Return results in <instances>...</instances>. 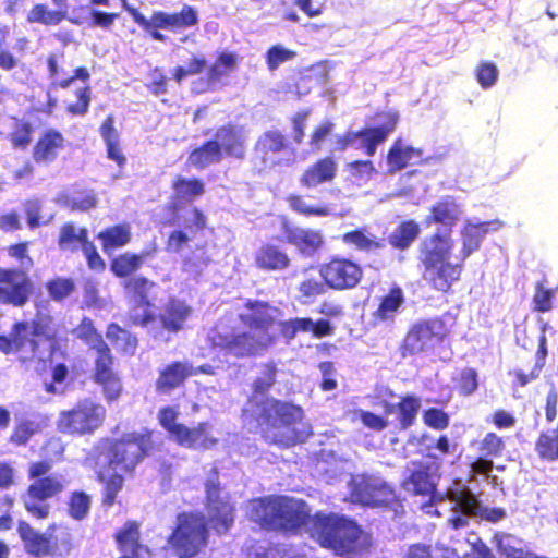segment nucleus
<instances>
[{
  "label": "nucleus",
  "mask_w": 558,
  "mask_h": 558,
  "mask_svg": "<svg viewBox=\"0 0 558 558\" xmlns=\"http://www.w3.org/2000/svg\"><path fill=\"white\" fill-rule=\"evenodd\" d=\"M89 243L87 240V230L77 228L73 223H65L59 234V246L63 251H76L80 246L84 248V244Z\"/></svg>",
  "instance_id": "obj_37"
},
{
  "label": "nucleus",
  "mask_w": 558,
  "mask_h": 558,
  "mask_svg": "<svg viewBox=\"0 0 558 558\" xmlns=\"http://www.w3.org/2000/svg\"><path fill=\"white\" fill-rule=\"evenodd\" d=\"M221 153L215 141H209L202 147L194 149L189 156V162L199 169L221 160Z\"/></svg>",
  "instance_id": "obj_40"
},
{
  "label": "nucleus",
  "mask_w": 558,
  "mask_h": 558,
  "mask_svg": "<svg viewBox=\"0 0 558 558\" xmlns=\"http://www.w3.org/2000/svg\"><path fill=\"white\" fill-rule=\"evenodd\" d=\"M423 422L435 430H444L449 426L450 417L441 409L428 408L423 412Z\"/></svg>",
  "instance_id": "obj_56"
},
{
  "label": "nucleus",
  "mask_w": 558,
  "mask_h": 558,
  "mask_svg": "<svg viewBox=\"0 0 558 558\" xmlns=\"http://www.w3.org/2000/svg\"><path fill=\"white\" fill-rule=\"evenodd\" d=\"M106 416L107 410L101 403L83 398L59 413L57 429L71 437L92 436L104 426Z\"/></svg>",
  "instance_id": "obj_8"
},
{
  "label": "nucleus",
  "mask_w": 558,
  "mask_h": 558,
  "mask_svg": "<svg viewBox=\"0 0 558 558\" xmlns=\"http://www.w3.org/2000/svg\"><path fill=\"white\" fill-rule=\"evenodd\" d=\"M451 263L450 260L436 263L432 266L424 267V278L435 289L439 291H447L453 282L460 278L462 263Z\"/></svg>",
  "instance_id": "obj_22"
},
{
  "label": "nucleus",
  "mask_w": 558,
  "mask_h": 558,
  "mask_svg": "<svg viewBox=\"0 0 558 558\" xmlns=\"http://www.w3.org/2000/svg\"><path fill=\"white\" fill-rule=\"evenodd\" d=\"M41 430L43 427L40 423L23 417L15 422L8 441L16 448L24 447L34 436L40 434Z\"/></svg>",
  "instance_id": "obj_36"
},
{
  "label": "nucleus",
  "mask_w": 558,
  "mask_h": 558,
  "mask_svg": "<svg viewBox=\"0 0 558 558\" xmlns=\"http://www.w3.org/2000/svg\"><path fill=\"white\" fill-rule=\"evenodd\" d=\"M288 255L278 246L263 245L255 255V264L263 270H282L289 266Z\"/></svg>",
  "instance_id": "obj_32"
},
{
  "label": "nucleus",
  "mask_w": 558,
  "mask_h": 558,
  "mask_svg": "<svg viewBox=\"0 0 558 558\" xmlns=\"http://www.w3.org/2000/svg\"><path fill=\"white\" fill-rule=\"evenodd\" d=\"M92 496L82 489L70 493L66 501V512L75 521H83L89 514Z\"/></svg>",
  "instance_id": "obj_38"
},
{
  "label": "nucleus",
  "mask_w": 558,
  "mask_h": 558,
  "mask_svg": "<svg viewBox=\"0 0 558 558\" xmlns=\"http://www.w3.org/2000/svg\"><path fill=\"white\" fill-rule=\"evenodd\" d=\"M113 123V117L108 116L102 122L99 132L106 144L107 157L122 167L124 166L126 159L120 148V135Z\"/></svg>",
  "instance_id": "obj_33"
},
{
  "label": "nucleus",
  "mask_w": 558,
  "mask_h": 558,
  "mask_svg": "<svg viewBox=\"0 0 558 558\" xmlns=\"http://www.w3.org/2000/svg\"><path fill=\"white\" fill-rule=\"evenodd\" d=\"M402 487L415 496H432L436 490L428 466L422 464L402 482Z\"/></svg>",
  "instance_id": "obj_31"
},
{
  "label": "nucleus",
  "mask_w": 558,
  "mask_h": 558,
  "mask_svg": "<svg viewBox=\"0 0 558 558\" xmlns=\"http://www.w3.org/2000/svg\"><path fill=\"white\" fill-rule=\"evenodd\" d=\"M77 338L86 341L90 349H97L102 342L101 337L96 332L92 322L89 319H83L81 325L74 330Z\"/></svg>",
  "instance_id": "obj_58"
},
{
  "label": "nucleus",
  "mask_w": 558,
  "mask_h": 558,
  "mask_svg": "<svg viewBox=\"0 0 558 558\" xmlns=\"http://www.w3.org/2000/svg\"><path fill=\"white\" fill-rule=\"evenodd\" d=\"M68 11L62 9L50 10L45 4H36L28 13V21L45 25H57L65 19Z\"/></svg>",
  "instance_id": "obj_46"
},
{
  "label": "nucleus",
  "mask_w": 558,
  "mask_h": 558,
  "mask_svg": "<svg viewBox=\"0 0 558 558\" xmlns=\"http://www.w3.org/2000/svg\"><path fill=\"white\" fill-rule=\"evenodd\" d=\"M99 354L95 362L94 381L117 374L113 366V359L110 351H98Z\"/></svg>",
  "instance_id": "obj_57"
},
{
  "label": "nucleus",
  "mask_w": 558,
  "mask_h": 558,
  "mask_svg": "<svg viewBox=\"0 0 558 558\" xmlns=\"http://www.w3.org/2000/svg\"><path fill=\"white\" fill-rule=\"evenodd\" d=\"M462 207L453 198L447 197L438 202L432 208V216L427 223L437 222L445 226H453L462 215Z\"/></svg>",
  "instance_id": "obj_34"
},
{
  "label": "nucleus",
  "mask_w": 558,
  "mask_h": 558,
  "mask_svg": "<svg viewBox=\"0 0 558 558\" xmlns=\"http://www.w3.org/2000/svg\"><path fill=\"white\" fill-rule=\"evenodd\" d=\"M204 486L208 525L211 524L217 534H226L234 524L235 508L229 497L222 495L216 470L213 471V476L206 480Z\"/></svg>",
  "instance_id": "obj_9"
},
{
  "label": "nucleus",
  "mask_w": 558,
  "mask_h": 558,
  "mask_svg": "<svg viewBox=\"0 0 558 558\" xmlns=\"http://www.w3.org/2000/svg\"><path fill=\"white\" fill-rule=\"evenodd\" d=\"M206 68V61L204 58L194 57L186 65L178 66L173 72V78L180 83L187 76L199 74Z\"/></svg>",
  "instance_id": "obj_59"
},
{
  "label": "nucleus",
  "mask_w": 558,
  "mask_h": 558,
  "mask_svg": "<svg viewBox=\"0 0 558 558\" xmlns=\"http://www.w3.org/2000/svg\"><path fill=\"white\" fill-rule=\"evenodd\" d=\"M351 496L355 502L371 508H396L402 505L396 489L375 475H361L351 489Z\"/></svg>",
  "instance_id": "obj_10"
},
{
  "label": "nucleus",
  "mask_w": 558,
  "mask_h": 558,
  "mask_svg": "<svg viewBox=\"0 0 558 558\" xmlns=\"http://www.w3.org/2000/svg\"><path fill=\"white\" fill-rule=\"evenodd\" d=\"M175 206L180 203H191L205 192L204 183L197 179H186L178 175L172 183Z\"/></svg>",
  "instance_id": "obj_35"
},
{
  "label": "nucleus",
  "mask_w": 558,
  "mask_h": 558,
  "mask_svg": "<svg viewBox=\"0 0 558 558\" xmlns=\"http://www.w3.org/2000/svg\"><path fill=\"white\" fill-rule=\"evenodd\" d=\"M386 118L387 122L381 126L364 129L360 132L350 131L344 135H337L333 150L342 151L352 146L356 149L365 148L366 154L373 156L376 153L377 145L381 144L396 128L398 116L388 113Z\"/></svg>",
  "instance_id": "obj_11"
},
{
  "label": "nucleus",
  "mask_w": 558,
  "mask_h": 558,
  "mask_svg": "<svg viewBox=\"0 0 558 558\" xmlns=\"http://www.w3.org/2000/svg\"><path fill=\"white\" fill-rule=\"evenodd\" d=\"M278 326L282 336L287 339H292L300 332L311 333L317 339L331 333V326L326 319L314 322L311 318H294L279 322Z\"/></svg>",
  "instance_id": "obj_24"
},
{
  "label": "nucleus",
  "mask_w": 558,
  "mask_h": 558,
  "mask_svg": "<svg viewBox=\"0 0 558 558\" xmlns=\"http://www.w3.org/2000/svg\"><path fill=\"white\" fill-rule=\"evenodd\" d=\"M288 203L294 211L305 216L326 217L330 215V208L328 206L312 204L302 196L291 195L288 197Z\"/></svg>",
  "instance_id": "obj_51"
},
{
  "label": "nucleus",
  "mask_w": 558,
  "mask_h": 558,
  "mask_svg": "<svg viewBox=\"0 0 558 558\" xmlns=\"http://www.w3.org/2000/svg\"><path fill=\"white\" fill-rule=\"evenodd\" d=\"M283 147V136L277 131H268L258 138L255 149L265 159L269 153H279Z\"/></svg>",
  "instance_id": "obj_52"
},
{
  "label": "nucleus",
  "mask_w": 558,
  "mask_h": 558,
  "mask_svg": "<svg viewBox=\"0 0 558 558\" xmlns=\"http://www.w3.org/2000/svg\"><path fill=\"white\" fill-rule=\"evenodd\" d=\"M294 52L281 46H274L267 53V64L270 70L277 69L281 63L292 59Z\"/></svg>",
  "instance_id": "obj_61"
},
{
  "label": "nucleus",
  "mask_w": 558,
  "mask_h": 558,
  "mask_svg": "<svg viewBox=\"0 0 558 558\" xmlns=\"http://www.w3.org/2000/svg\"><path fill=\"white\" fill-rule=\"evenodd\" d=\"M476 77L483 88H489L498 78V69L492 62H483L476 70Z\"/></svg>",
  "instance_id": "obj_60"
},
{
  "label": "nucleus",
  "mask_w": 558,
  "mask_h": 558,
  "mask_svg": "<svg viewBox=\"0 0 558 558\" xmlns=\"http://www.w3.org/2000/svg\"><path fill=\"white\" fill-rule=\"evenodd\" d=\"M420 408V399L413 395H407L401 397L396 404L388 403L386 405V413L396 410L398 413L399 428L405 430L415 423Z\"/></svg>",
  "instance_id": "obj_28"
},
{
  "label": "nucleus",
  "mask_w": 558,
  "mask_h": 558,
  "mask_svg": "<svg viewBox=\"0 0 558 558\" xmlns=\"http://www.w3.org/2000/svg\"><path fill=\"white\" fill-rule=\"evenodd\" d=\"M95 383L101 387L104 397L109 403L117 401L123 392L121 379L117 374L101 378Z\"/></svg>",
  "instance_id": "obj_54"
},
{
  "label": "nucleus",
  "mask_w": 558,
  "mask_h": 558,
  "mask_svg": "<svg viewBox=\"0 0 558 558\" xmlns=\"http://www.w3.org/2000/svg\"><path fill=\"white\" fill-rule=\"evenodd\" d=\"M128 12L131 13L134 21L142 27L157 25L173 33L195 26L198 23L197 12L190 5H184L182 10L177 13L158 11L155 12L150 19H146L134 8H128Z\"/></svg>",
  "instance_id": "obj_14"
},
{
  "label": "nucleus",
  "mask_w": 558,
  "mask_h": 558,
  "mask_svg": "<svg viewBox=\"0 0 558 558\" xmlns=\"http://www.w3.org/2000/svg\"><path fill=\"white\" fill-rule=\"evenodd\" d=\"M41 449L46 452V458L28 463L27 477L33 482L22 496L24 509L36 520L49 517L50 506L46 501L57 497L64 489L59 476L48 475L54 462L50 454L59 460L64 453V446L59 438L52 437L45 441Z\"/></svg>",
  "instance_id": "obj_4"
},
{
  "label": "nucleus",
  "mask_w": 558,
  "mask_h": 558,
  "mask_svg": "<svg viewBox=\"0 0 558 558\" xmlns=\"http://www.w3.org/2000/svg\"><path fill=\"white\" fill-rule=\"evenodd\" d=\"M210 429L208 422H201L192 428L183 424L173 440L189 449H210L218 444V439L210 435Z\"/></svg>",
  "instance_id": "obj_18"
},
{
  "label": "nucleus",
  "mask_w": 558,
  "mask_h": 558,
  "mask_svg": "<svg viewBox=\"0 0 558 558\" xmlns=\"http://www.w3.org/2000/svg\"><path fill=\"white\" fill-rule=\"evenodd\" d=\"M178 416L179 412L170 405L162 407L158 411V422L160 426L167 430L172 438L175 437L183 425L177 422Z\"/></svg>",
  "instance_id": "obj_53"
},
{
  "label": "nucleus",
  "mask_w": 558,
  "mask_h": 558,
  "mask_svg": "<svg viewBox=\"0 0 558 558\" xmlns=\"http://www.w3.org/2000/svg\"><path fill=\"white\" fill-rule=\"evenodd\" d=\"M338 165L331 157H325L311 165L300 178L301 185L316 187L331 182L337 173Z\"/></svg>",
  "instance_id": "obj_26"
},
{
  "label": "nucleus",
  "mask_w": 558,
  "mask_h": 558,
  "mask_svg": "<svg viewBox=\"0 0 558 558\" xmlns=\"http://www.w3.org/2000/svg\"><path fill=\"white\" fill-rule=\"evenodd\" d=\"M422 150L397 140L387 155L388 171L393 173L405 168L412 160L420 159Z\"/></svg>",
  "instance_id": "obj_29"
},
{
  "label": "nucleus",
  "mask_w": 558,
  "mask_h": 558,
  "mask_svg": "<svg viewBox=\"0 0 558 558\" xmlns=\"http://www.w3.org/2000/svg\"><path fill=\"white\" fill-rule=\"evenodd\" d=\"M477 373L473 368L462 371L459 378V391L464 396L473 393L477 389Z\"/></svg>",
  "instance_id": "obj_62"
},
{
  "label": "nucleus",
  "mask_w": 558,
  "mask_h": 558,
  "mask_svg": "<svg viewBox=\"0 0 558 558\" xmlns=\"http://www.w3.org/2000/svg\"><path fill=\"white\" fill-rule=\"evenodd\" d=\"M448 500L454 504L453 509L468 517L482 515V507L477 497L466 486L450 488L446 493Z\"/></svg>",
  "instance_id": "obj_27"
},
{
  "label": "nucleus",
  "mask_w": 558,
  "mask_h": 558,
  "mask_svg": "<svg viewBox=\"0 0 558 558\" xmlns=\"http://www.w3.org/2000/svg\"><path fill=\"white\" fill-rule=\"evenodd\" d=\"M105 463L95 470V480L101 484L100 506L109 510L119 504L125 480L133 477L137 468L155 448L153 430L124 433L118 438H102Z\"/></svg>",
  "instance_id": "obj_2"
},
{
  "label": "nucleus",
  "mask_w": 558,
  "mask_h": 558,
  "mask_svg": "<svg viewBox=\"0 0 558 558\" xmlns=\"http://www.w3.org/2000/svg\"><path fill=\"white\" fill-rule=\"evenodd\" d=\"M44 335V327L40 323H19L14 326L10 339L2 338V341L8 347H15V349H23L29 347L35 349L41 345L39 338Z\"/></svg>",
  "instance_id": "obj_25"
},
{
  "label": "nucleus",
  "mask_w": 558,
  "mask_h": 558,
  "mask_svg": "<svg viewBox=\"0 0 558 558\" xmlns=\"http://www.w3.org/2000/svg\"><path fill=\"white\" fill-rule=\"evenodd\" d=\"M105 252L128 244L131 240V231L128 225L114 226L101 231L98 235Z\"/></svg>",
  "instance_id": "obj_41"
},
{
  "label": "nucleus",
  "mask_w": 558,
  "mask_h": 558,
  "mask_svg": "<svg viewBox=\"0 0 558 558\" xmlns=\"http://www.w3.org/2000/svg\"><path fill=\"white\" fill-rule=\"evenodd\" d=\"M77 101L68 106V111L73 116H84L88 111L90 102V90L88 87L80 88L76 92Z\"/></svg>",
  "instance_id": "obj_63"
},
{
  "label": "nucleus",
  "mask_w": 558,
  "mask_h": 558,
  "mask_svg": "<svg viewBox=\"0 0 558 558\" xmlns=\"http://www.w3.org/2000/svg\"><path fill=\"white\" fill-rule=\"evenodd\" d=\"M248 313L242 315L245 324L250 326V331L238 332L231 336H222L219 331L213 336L214 348L220 349H254L267 347L270 341L269 329L272 328L281 317V312L277 307L269 306L266 303H247Z\"/></svg>",
  "instance_id": "obj_7"
},
{
  "label": "nucleus",
  "mask_w": 558,
  "mask_h": 558,
  "mask_svg": "<svg viewBox=\"0 0 558 558\" xmlns=\"http://www.w3.org/2000/svg\"><path fill=\"white\" fill-rule=\"evenodd\" d=\"M452 247L450 233H437L425 239L421 244V260L424 267L449 260Z\"/></svg>",
  "instance_id": "obj_21"
},
{
  "label": "nucleus",
  "mask_w": 558,
  "mask_h": 558,
  "mask_svg": "<svg viewBox=\"0 0 558 558\" xmlns=\"http://www.w3.org/2000/svg\"><path fill=\"white\" fill-rule=\"evenodd\" d=\"M214 373V367L209 364L194 367L189 362L175 361L159 371L155 389L159 395H170L173 390L182 387L189 377L197 374L213 375Z\"/></svg>",
  "instance_id": "obj_13"
},
{
  "label": "nucleus",
  "mask_w": 558,
  "mask_h": 558,
  "mask_svg": "<svg viewBox=\"0 0 558 558\" xmlns=\"http://www.w3.org/2000/svg\"><path fill=\"white\" fill-rule=\"evenodd\" d=\"M63 135L54 130H45L33 148V159L40 165L53 162L64 148Z\"/></svg>",
  "instance_id": "obj_20"
},
{
  "label": "nucleus",
  "mask_w": 558,
  "mask_h": 558,
  "mask_svg": "<svg viewBox=\"0 0 558 558\" xmlns=\"http://www.w3.org/2000/svg\"><path fill=\"white\" fill-rule=\"evenodd\" d=\"M546 354L547 351H536L535 364L529 373H524L521 369L513 372V375L517 379V386L524 387L539 376L541 371L545 364Z\"/></svg>",
  "instance_id": "obj_55"
},
{
  "label": "nucleus",
  "mask_w": 558,
  "mask_h": 558,
  "mask_svg": "<svg viewBox=\"0 0 558 558\" xmlns=\"http://www.w3.org/2000/svg\"><path fill=\"white\" fill-rule=\"evenodd\" d=\"M500 227L501 222L499 220L488 222H473L468 220L461 232L463 246L460 253L456 255V259L464 262L480 247L483 238L489 230L496 231Z\"/></svg>",
  "instance_id": "obj_19"
},
{
  "label": "nucleus",
  "mask_w": 558,
  "mask_h": 558,
  "mask_svg": "<svg viewBox=\"0 0 558 558\" xmlns=\"http://www.w3.org/2000/svg\"><path fill=\"white\" fill-rule=\"evenodd\" d=\"M191 314V308L183 302L171 301L161 315V323L168 330H179Z\"/></svg>",
  "instance_id": "obj_39"
},
{
  "label": "nucleus",
  "mask_w": 558,
  "mask_h": 558,
  "mask_svg": "<svg viewBox=\"0 0 558 558\" xmlns=\"http://www.w3.org/2000/svg\"><path fill=\"white\" fill-rule=\"evenodd\" d=\"M31 283L23 270L0 268V302L23 305L29 294Z\"/></svg>",
  "instance_id": "obj_17"
},
{
  "label": "nucleus",
  "mask_w": 558,
  "mask_h": 558,
  "mask_svg": "<svg viewBox=\"0 0 558 558\" xmlns=\"http://www.w3.org/2000/svg\"><path fill=\"white\" fill-rule=\"evenodd\" d=\"M326 284L336 290L354 288L362 278V268L352 260L335 258L320 267Z\"/></svg>",
  "instance_id": "obj_15"
},
{
  "label": "nucleus",
  "mask_w": 558,
  "mask_h": 558,
  "mask_svg": "<svg viewBox=\"0 0 558 558\" xmlns=\"http://www.w3.org/2000/svg\"><path fill=\"white\" fill-rule=\"evenodd\" d=\"M289 243L294 245L306 255H312L323 244V236L319 231L303 228H293L287 231Z\"/></svg>",
  "instance_id": "obj_30"
},
{
  "label": "nucleus",
  "mask_w": 558,
  "mask_h": 558,
  "mask_svg": "<svg viewBox=\"0 0 558 558\" xmlns=\"http://www.w3.org/2000/svg\"><path fill=\"white\" fill-rule=\"evenodd\" d=\"M420 227L413 220L402 222L390 235V244L398 248L408 247L418 235Z\"/></svg>",
  "instance_id": "obj_47"
},
{
  "label": "nucleus",
  "mask_w": 558,
  "mask_h": 558,
  "mask_svg": "<svg viewBox=\"0 0 558 558\" xmlns=\"http://www.w3.org/2000/svg\"><path fill=\"white\" fill-rule=\"evenodd\" d=\"M247 519L264 531L296 535L308 525L312 514L303 499L271 494L250 500Z\"/></svg>",
  "instance_id": "obj_3"
},
{
  "label": "nucleus",
  "mask_w": 558,
  "mask_h": 558,
  "mask_svg": "<svg viewBox=\"0 0 558 558\" xmlns=\"http://www.w3.org/2000/svg\"><path fill=\"white\" fill-rule=\"evenodd\" d=\"M312 536L320 547L340 557L351 558L364 547L362 527L353 519L336 513H316Z\"/></svg>",
  "instance_id": "obj_5"
},
{
  "label": "nucleus",
  "mask_w": 558,
  "mask_h": 558,
  "mask_svg": "<svg viewBox=\"0 0 558 558\" xmlns=\"http://www.w3.org/2000/svg\"><path fill=\"white\" fill-rule=\"evenodd\" d=\"M473 445L476 448L478 454L497 459L501 458L506 450V442L501 436L495 432H488L478 441H474Z\"/></svg>",
  "instance_id": "obj_42"
},
{
  "label": "nucleus",
  "mask_w": 558,
  "mask_h": 558,
  "mask_svg": "<svg viewBox=\"0 0 558 558\" xmlns=\"http://www.w3.org/2000/svg\"><path fill=\"white\" fill-rule=\"evenodd\" d=\"M175 223L179 228L183 229L193 236L205 228L206 217L197 208H190L177 216Z\"/></svg>",
  "instance_id": "obj_45"
},
{
  "label": "nucleus",
  "mask_w": 558,
  "mask_h": 558,
  "mask_svg": "<svg viewBox=\"0 0 558 558\" xmlns=\"http://www.w3.org/2000/svg\"><path fill=\"white\" fill-rule=\"evenodd\" d=\"M106 338L108 343L105 349H109V345L118 349L135 348L137 345V339L131 336L128 330L120 328L116 324L108 327Z\"/></svg>",
  "instance_id": "obj_48"
},
{
  "label": "nucleus",
  "mask_w": 558,
  "mask_h": 558,
  "mask_svg": "<svg viewBox=\"0 0 558 558\" xmlns=\"http://www.w3.org/2000/svg\"><path fill=\"white\" fill-rule=\"evenodd\" d=\"M343 242L348 245H353L361 251H373L381 248L384 243L373 235L366 234L364 231L355 230L348 232L343 235Z\"/></svg>",
  "instance_id": "obj_49"
},
{
  "label": "nucleus",
  "mask_w": 558,
  "mask_h": 558,
  "mask_svg": "<svg viewBox=\"0 0 558 558\" xmlns=\"http://www.w3.org/2000/svg\"><path fill=\"white\" fill-rule=\"evenodd\" d=\"M276 377V364H263L260 375L252 384V396L247 404L257 411L253 420L265 442L286 449L305 442L313 436V429L310 423L304 422L302 407L272 397L255 400V397L268 393Z\"/></svg>",
  "instance_id": "obj_1"
},
{
  "label": "nucleus",
  "mask_w": 558,
  "mask_h": 558,
  "mask_svg": "<svg viewBox=\"0 0 558 558\" xmlns=\"http://www.w3.org/2000/svg\"><path fill=\"white\" fill-rule=\"evenodd\" d=\"M247 134L243 128L222 126L217 130L215 143L219 147L220 153L234 158H243L245 155V142Z\"/></svg>",
  "instance_id": "obj_23"
},
{
  "label": "nucleus",
  "mask_w": 558,
  "mask_h": 558,
  "mask_svg": "<svg viewBox=\"0 0 558 558\" xmlns=\"http://www.w3.org/2000/svg\"><path fill=\"white\" fill-rule=\"evenodd\" d=\"M209 538L210 526L203 512L181 511L175 515L162 550L173 558H199L206 553Z\"/></svg>",
  "instance_id": "obj_6"
},
{
  "label": "nucleus",
  "mask_w": 558,
  "mask_h": 558,
  "mask_svg": "<svg viewBox=\"0 0 558 558\" xmlns=\"http://www.w3.org/2000/svg\"><path fill=\"white\" fill-rule=\"evenodd\" d=\"M333 129L335 124L330 121H325L319 124L311 136V146L315 150H319L323 146V143L331 135Z\"/></svg>",
  "instance_id": "obj_64"
},
{
  "label": "nucleus",
  "mask_w": 558,
  "mask_h": 558,
  "mask_svg": "<svg viewBox=\"0 0 558 558\" xmlns=\"http://www.w3.org/2000/svg\"><path fill=\"white\" fill-rule=\"evenodd\" d=\"M147 255V253L138 255L130 253L122 254L112 260L111 270L118 277L129 276L142 267Z\"/></svg>",
  "instance_id": "obj_44"
},
{
  "label": "nucleus",
  "mask_w": 558,
  "mask_h": 558,
  "mask_svg": "<svg viewBox=\"0 0 558 558\" xmlns=\"http://www.w3.org/2000/svg\"><path fill=\"white\" fill-rule=\"evenodd\" d=\"M403 302L402 290L400 288H392L389 293L383 298L379 307L375 312V317L380 320L393 318Z\"/></svg>",
  "instance_id": "obj_43"
},
{
  "label": "nucleus",
  "mask_w": 558,
  "mask_h": 558,
  "mask_svg": "<svg viewBox=\"0 0 558 558\" xmlns=\"http://www.w3.org/2000/svg\"><path fill=\"white\" fill-rule=\"evenodd\" d=\"M447 336L442 320L430 319L414 324L404 338V349L434 348L441 343Z\"/></svg>",
  "instance_id": "obj_16"
},
{
  "label": "nucleus",
  "mask_w": 558,
  "mask_h": 558,
  "mask_svg": "<svg viewBox=\"0 0 558 558\" xmlns=\"http://www.w3.org/2000/svg\"><path fill=\"white\" fill-rule=\"evenodd\" d=\"M238 65V57L233 53L223 52L208 71V78L211 82L219 81L229 75Z\"/></svg>",
  "instance_id": "obj_50"
},
{
  "label": "nucleus",
  "mask_w": 558,
  "mask_h": 558,
  "mask_svg": "<svg viewBox=\"0 0 558 558\" xmlns=\"http://www.w3.org/2000/svg\"><path fill=\"white\" fill-rule=\"evenodd\" d=\"M56 524H50L46 532H39L27 521L20 520L16 525L17 535L25 553L32 558H47L58 550V539L53 536Z\"/></svg>",
  "instance_id": "obj_12"
}]
</instances>
